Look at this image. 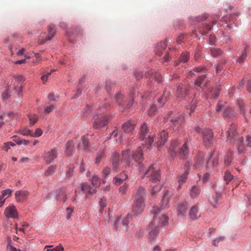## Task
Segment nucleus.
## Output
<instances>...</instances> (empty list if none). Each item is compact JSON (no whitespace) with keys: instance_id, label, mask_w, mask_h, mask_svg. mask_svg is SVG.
I'll return each instance as SVG.
<instances>
[{"instance_id":"f257e3e1","label":"nucleus","mask_w":251,"mask_h":251,"mask_svg":"<svg viewBox=\"0 0 251 251\" xmlns=\"http://www.w3.org/2000/svg\"><path fill=\"white\" fill-rule=\"evenodd\" d=\"M172 197V193L166 191L158 207H153L151 213L153 215V220L149 225V239L150 241H153L157 237L160 228L165 226L168 222V218L163 213L162 210L166 208Z\"/></svg>"},{"instance_id":"f03ea898","label":"nucleus","mask_w":251,"mask_h":251,"mask_svg":"<svg viewBox=\"0 0 251 251\" xmlns=\"http://www.w3.org/2000/svg\"><path fill=\"white\" fill-rule=\"evenodd\" d=\"M153 142L152 137L151 135L149 136L148 138L145 141L146 145L145 146L139 147L136 151L134 152H131L128 150L123 151L121 152V155L123 157L131 156V157H138L145 155H151L147 153L148 151L151 150V144ZM121 153L119 151L115 150L112 152V157H120Z\"/></svg>"},{"instance_id":"7ed1b4c3","label":"nucleus","mask_w":251,"mask_h":251,"mask_svg":"<svg viewBox=\"0 0 251 251\" xmlns=\"http://www.w3.org/2000/svg\"><path fill=\"white\" fill-rule=\"evenodd\" d=\"M145 196V189L142 187H139L136 193L134 203L131 212L132 215H137L143 211L145 208L144 201Z\"/></svg>"},{"instance_id":"20e7f679","label":"nucleus","mask_w":251,"mask_h":251,"mask_svg":"<svg viewBox=\"0 0 251 251\" xmlns=\"http://www.w3.org/2000/svg\"><path fill=\"white\" fill-rule=\"evenodd\" d=\"M146 176L150 177L151 180L156 182L160 180V173L159 170L155 169L152 165L141 176L142 178H144Z\"/></svg>"},{"instance_id":"39448f33","label":"nucleus","mask_w":251,"mask_h":251,"mask_svg":"<svg viewBox=\"0 0 251 251\" xmlns=\"http://www.w3.org/2000/svg\"><path fill=\"white\" fill-rule=\"evenodd\" d=\"M130 158H113L111 161L113 169L117 170L126 166H129Z\"/></svg>"},{"instance_id":"423d86ee","label":"nucleus","mask_w":251,"mask_h":251,"mask_svg":"<svg viewBox=\"0 0 251 251\" xmlns=\"http://www.w3.org/2000/svg\"><path fill=\"white\" fill-rule=\"evenodd\" d=\"M202 140L206 147H209L212 144L214 140L213 134L210 129H205L202 132Z\"/></svg>"},{"instance_id":"0eeeda50","label":"nucleus","mask_w":251,"mask_h":251,"mask_svg":"<svg viewBox=\"0 0 251 251\" xmlns=\"http://www.w3.org/2000/svg\"><path fill=\"white\" fill-rule=\"evenodd\" d=\"M108 122V117L106 115L98 116L95 119L93 126L94 128L98 129L106 126Z\"/></svg>"},{"instance_id":"6e6552de","label":"nucleus","mask_w":251,"mask_h":251,"mask_svg":"<svg viewBox=\"0 0 251 251\" xmlns=\"http://www.w3.org/2000/svg\"><path fill=\"white\" fill-rule=\"evenodd\" d=\"M136 123L133 121H128L125 122L122 126L124 132L129 134L133 133L135 128Z\"/></svg>"},{"instance_id":"1a4fd4ad","label":"nucleus","mask_w":251,"mask_h":251,"mask_svg":"<svg viewBox=\"0 0 251 251\" xmlns=\"http://www.w3.org/2000/svg\"><path fill=\"white\" fill-rule=\"evenodd\" d=\"M4 215L7 218H17L18 212L13 204L9 205L4 210Z\"/></svg>"},{"instance_id":"9d476101","label":"nucleus","mask_w":251,"mask_h":251,"mask_svg":"<svg viewBox=\"0 0 251 251\" xmlns=\"http://www.w3.org/2000/svg\"><path fill=\"white\" fill-rule=\"evenodd\" d=\"M183 121V117L179 116L173 117L170 120L174 130H177Z\"/></svg>"},{"instance_id":"9b49d317","label":"nucleus","mask_w":251,"mask_h":251,"mask_svg":"<svg viewBox=\"0 0 251 251\" xmlns=\"http://www.w3.org/2000/svg\"><path fill=\"white\" fill-rule=\"evenodd\" d=\"M189 91V88L182 85H179L177 89L176 96L177 97H184L187 96Z\"/></svg>"},{"instance_id":"f8f14e48","label":"nucleus","mask_w":251,"mask_h":251,"mask_svg":"<svg viewBox=\"0 0 251 251\" xmlns=\"http://www.w3.org/2000/svg\"><path fill=\"white\" fill-rule=\"evenodd\" d=\"M189 205L187 203L179 204L177 208V214L180 217H183L186 215L187 208Z\"/></svg>"},{"instance_id":"ddd939ff","label":"nucleus","mask_w":251,"mask_h":251,"mask_svg":"<svg viewBox=\"0 0 251 251\" xmlns=\"http://www.w3.org/2000/svg\"><path fill=\"white\" fill-rule=\"evenodd\" d=\"M81 189L85 193L92 194L96 192V188L95 186L82 183L81 184Z\"/></svg>"},{"instance_id":"4468645a","label":"nucleus","mask_w":251,"mask_h":251,"mask_svg":"<svg viewBox=\"0 0 251 251\" xmlns=\"http://www.w3.org/2000/svg\"><path fill=\"white\" fill-rule=\"evenodd\" d=\"M237 134L236 126L232 124L230 126L228 130L226 131L227 138L228 140L231 139Z\"/></svg>"},{"instance_id":"2eb2a0df","label":"nucleus","mask_w":251,"mask_h":251,"mask_svg":"<svg viewBox=\"0 0 251 251\" xmlns=\"http://www.w3.org/2000/svg\"><path fill=\"white\" fill-rule=\"evenodd\" d=\"M178 155L184 156L189 155V143L188 141L185 142L182 145L178 152Z\"/></svg>"},{"instance_id":"dca6fc26","label":"nucleus","mask_w":251,"mask_h":251,"mask_svg":"<svg viewBox=\"0 0 251 251\" xmlns=\"http://www.w3.org/2000/svg\"><path fill=\"white\" fill-rule=\"evenodd\" d=\"M189 217L191 219L194 220L199 217L198 207L196 205L192 206L189 212Z\"/></svg>"},{"instance_id":"f3484780","label":"nucleus","mask_w":251,"mask_h":251,"mask_svg":"<svg viewBox=\"0 0 251 251\" xmlns=\"http://www.w3.org/2000/svg\"><path fill=\"white\" fill-rule=\"evenodd\" d=\"M28 195V192L25 190L18 191L15 193V197L17 201H21L25 199Z\"/></svg>"},{"instance_id":"a211bd4d","label":"nucleus","mask_w":251,"mask_h":251,"mask_svg":"<svg viewBox=\"0 0 251 251\" xmlns=\"http://www.w3.org/2000/svg\"><path fill=\"white\" fill-rule=\"evenodd\" d=\"M167 138L168 133L166 132L164 130H162L159 134V138L157 143L158 148L165 143L167 141Z\"/></svg>"},{"instance_id":"6ab92c4d","label":"nucleus","mask_w":251,"mask_h":251,"mask_svg":"<svg viewBox=\"0 0 251 251\" xmlns=\"http://www.w3.org/2000/svg\"><path fill=\"white\" fill-rule=\"evenodd\" d=\"M167 47V43L166 41H163L158 45L155 50V53L158 56H161L162 54V51Z\"/></svg>"},{"instance_id":"aec40b11","label":"nucleus","mask_w":251,"mask_h":251,"mask_svg":"<svg viewBox=\"0 0 251 251\" xmlns=\"http://www.w3.org/2000/svg\"><path fill=\"white\" fill-rule=\"evenodd\" d=\"M178 145L179 143L177 141L174 140L171 142L168 150L171 155L173 156L176 154V150Z\"/></svg>"},{"instance_id":"412c9836","label":"nucleus","mask_w":251,"mask_h":251,"mask_svg":"<svg viewBox=\"0 0 251 251\" xmlns=\"http://www.w3.org/2000/svg\"><path fill=\"white\" fill-rule=\"evenodd\" d=\"M170 94V92L169 90L165 89L162 97L159 99L158 100V103H160L161 105L164 104V103L168 100Z\"/></svg>"},{"instance_id":"4be33fe9","label":"nucleus","mask_w":251,"mask_h":251,"mask_svg":"<svg viewBox=\"0 0 251 251\" xmlns=\"http://www.w3.org/2000/svg\"><path fill=\"white\" fill-rule=\"evenodd\" d=\"M78 148L79 150H87L89 148V142L87 138L83 137L81 139V142L78 145Z\"/></svg>"},{"instance_id":"5701e85b","label":"nucleus","mask_w":251,"mask_h":251,"mask_svg":"<svg viewBox=\"0 0 251 251\" xmlns=\"http://www.w3.org/2000/svg\"><path fill=\"white\" fill-rule=\"evenodd\" d=\"M11 138L13 139L14 142H16L19 145H27L29 143L28 141L21 139L17 135L12 136Z\"/></svg>"},{"instance_id":"b1692460","label":"nucleus","mask_w":251,"mask_h":251,"mask_svg":"<svg viewBox=\"0 0 251 251\" xmlns=\"http://www.w3.org/2000/svg\"><path fill=\"white\" fill-rule=\"evenodd\" d=\"M225 118H233L235 117V113L234 110L231 108H226L224 112Z\"/></svg>"},{"instance_id":"393cba45","label":"nucleus","mask_w":251,"mask_h":251,"mask_svg":"<svg viewBox=\"0 0 251 251\" xmlns=\"http://www.w3.org/2000/svg\"><path fill=\"white\" fill-rule=\"evenodd\" d=\"M29 121V126H33L38 120L39 116L34 113H29L27 116Z\"/></svg>"},{"instance_id":"a878e982","label":"nucleus","mask_w":251,"mask_h":251,"mask_svg":"<svg viewBox=\"0 0 251 251\" xmlns=\"http://www.w3.org/2000/svg\"><path fill=\"white\" fill-rule=\"evenodd\" d=\"M238 155H242L244 153V152L246 151V148L245 147V144L243 143V139L242 138L240 139L238 141Z\"/></svg>"},{"instance_id":"bb28decb","label":"nucleus","mask_w":251,"mask_h":251,"mask_svg":"<svg viewBox=\"0 0 251 251\" xmlns=\"http://www.w3.org/2000/svg\"><path fill=\"white\" fill-rule=\"evenodd\" d=\"M48 30L49 35L46 37L45 41L51 40L54 36L55 31V25H50L48 26Z\"/></svg>"},{"instance_id":"cd10ccee","label":"nucleus","mask_w":251,"mask_h":251,"mask_svg":"<svg viewBox=\"0 0 251 251\" xmlns=\"http://www.w3.org/2000/svg\"><path fill=\"white\" fill-rule=\"evenodd\" d=\"M74 151V147L73 145V142L69 141L66 144V154L68 156H71L73 154V152Z\"/></svg>"},{"instance_id":"c85d7f7f","label":"nucleus","mask_w":251,"mask_h":251,"mask_svg":"<svg viewBox=\"0 0 251 251\" xmlns=\"http://www.w3.org/2000/svg\"><path fill=\"white\" fill-rule=\"evenodd\" d=\"M148 131V129L147 125L145 124H143L140 127V138L141 139L143 140L144 139Z\"/></svg>"},{"instance_id":"c756f323","label":"nucleus","mask_w":251,"mask_h":251,"mask_svg":"<svg viewBox=\"0 0 251 251\" xmlns=\"http://www.w3.org/2000/svg\"><path fill=\"white\" fill-rule=\"evenodd\" d=\"M220 197V193L216 192L214 196L210 198L209 201L214 207H216L218 204V200Z\"/></svg>"},{"instance_id":"7c9ffc66","label":"nucleus","mask_w":251,"mask_h":251,"mask_svg":"<svg viewBox=\"0 0 251 251\" xmlns=\"http://www.w3.org/2000/svg\"><path fill=\"white\" fill-rule=\"evenodd\" d=\"M200 190L199 188L196 185L193 186L190 191V194L191 197L196 198L200 194Z\"/></svg>"},{"instance_id":"2f4dec72","label":"nucleus","mask_w":251,"mask_h":251,"mask_svg":"<svg viewBox=\"0 0 251 251\" xmlns=\"http://www.w3.org/2000/svg\"><path fill=\"white\" fill-rule=\"evenodd\" d=\"M188 174V170H186L183 174L177 177L178 183L183 184L185 183L187 179Z\"/></svg>"},{"instance_id":"473e14b6","label":"nucleus","mask_w":251,"mask_h":251,"mask_svg":"<svg viewBox=\"0 0 251 251\" xmlns=\"http://www.w3.org/2000/svg\"><path fill=\"white\" fill-rule=\"evenodd\" d=\"M116 86V83L111 80H107L105 83V89L108 92H110Z\"/></svg>"},{"instance_id":"72a5a7b5","label":"nucleus","mask_w":251,"mask_h":251,"mask_svg":"<svg viewBox=\"0 0 251 251\" xmlns=\"http://www.w3.org/2000/svg\"><path fill=\"white\" fill-rule=\"evenodd\" d=\"M48 248L50 249H47L46 251H64V248L61 245L55 247H54L53 246L47 245L44 249H46Z\"/></svg>"},{"instance_id":"f704fd0d","label":"nucleus","mask_w":251,"mask_h":251,"mask_svg":"<svg viewBox=\"0 0 251 251\" xmlns=\"http://www.w3.org/2000/svg\"><path fill=\"white\" fill-rule=\"evenodd\" d=\"M56 199L57 201L62 199L63 201L65 202L68 199V196L66 193L63 189H61L60 194L56 197Z\"/></svg>"},{"instance_id":"c9c22d12","label":"nucleus","mask_w":251,"mask_h":251,"mask_svg":"<svg viewBox=\"0 0 251 251\" xmlns=\"http://www.w3.org/2000/svg\"><path fill=\"white\" fill-rule=\"evenodd\" d=\"M248 47L246 46L244 49V50L242 53V54L239 56L238 59L237 60V62L239 63H242L243 62L247 57V50Z\"/></svg>"},{"instance_id":"e433bc0d","label":"nucleus","mask_w":251,"mask_h":251,"mask_svg":"<svg viewBox=\"0 0 251 251\" xmlns=\"http://www.w3.org/2000/svg\"><path fill=\"white\" fill-rule=\"evenodd\" d=\"M18 133L24 136L30 135L31 136V131L26 127L21 128Z\"/></svg>"},{"instance_id":"4c0bfd02","label":"nucleus","mask_w":251,"mask_h":251,"mask_svg":"<svg viewBox=\"0 0 251 251\" xmlns=\"http://www.w3.org/2000/svg\"><path fill=\"white\" fill-rule=\"evenodd\" d=\"M210 52L213 57H217L222 54V50L219 49L211 48L210 49Z\"/></svg>"},{"instance_id":"58836bf2","label":"nucleus","mask_w":251,"mask_h":251,"mask_svg":"<svg viewBox=\"0 0 251 251\" xmlns=\"http://www.w3.org/2000/svg\"><path fill=\"white\" fill-rule=\"evenodd\" d=\"M189 58V54L187 52L182 53L179 59V62L185 63L187 62Z\"/></svg>"},{"instance_id":"ea45409f","label":"nucleus","mask_w":251,"mask_h":251,"mask_svg":"<svg viewBox=\"0 0 251 251\" xmlns=\"http://www.w3.org/2000/svg\"><path fill=\"white\" fill-rule=\"evenodd\" d=\"M224 236H220L219 237L216 238L213 240L212 245L215 247H217L220 242L224 241Z\"/></svg>"},{"instance_id":"a19ab883","label":"nucleus","mask_w":251,"mask_h":251,"mask_svg":"<svg viewBox=\"0 0 251 251\" xmlns=\"http://www.w3.org/2000/svg\"><path fill=\"white\" fill-rule=\"evenodd\" d=\"M226 63V60L225 59H222L221 62L218 64L216 67V73L217 74H219L220 72L222 71L224 65Z\"/></svg>"},{"instance_id":"79ce46f5","label":"nucleus","mask_w":251,"mask_h":251,"mask_svg":"<svg viewBox=\"0 0 251 251\" xmlns=\"http://www.w3.org/2000/svg\"><path fill=\"white\" fill-rule=\"evenodd\" d=\"M15 146V144L12 142H8L6 143H4L2 146V149L4 151H7L10 148V147H13Z\"/></svg>"},{"instance_id":"37998d69","label":"nucleus","mask_w":251,"mask_h":251,"mask_svg":"<svg viewBox=\"0 0 251 251\" xmlns=\"http://www.w3.org/2000/svg\"><path fill=\"white\" fill-rule=\"evenodd\" d=\"M206 75H200L197 79L195 85L198 87H201L202 82L204 80Z\"/></svg>"},{"instance_id":"c03bdc74","label":"nucleus","mask_w":251,"mask_h":251,"mask_svg":"<svg viewBox=\"0 0 251 251\" xmlns=\"http://www.w3.org/2000/svg\"><path fill=\"white\" fill-rule=\"evenodd\" d=\"M56 168L55 166H50V167L48 170L45 172V175L46 176H51L54 174Z\"/></svg>"},{"instance_id":"a18cd8bd","label":"nucleus","mask_w":251,"mask_h":251,"mask_svg":"<svg viewBox=\"0 0 251 251\" xmlns=\"http://www.w3.org/2000/svg\"><path fill=\"white\" fill-rule=\"evenodd\" d=\"M111 172V170L109 168L105 167L104 168L102 171L103 176L104 177V179L102 180L103 183H105L106 180H105V178L109 174H110Z\"/></svg>"},{"instance_id":"49530a36","label":"nucleus","mask_w":251,"mask_h":251,"mask_svg":"<svg viewBox=\"0 0 251 251\" xmlns=\"http://www.w3.org/2000/svg\"><path fill=\"white\" fill-rule=\"evenodd\" d=\"M42 134H43L42 130L41 128H38L35 130V132L34 133H31V137H38L41 136L42 135Z\"/></svg>"},{"instance_id":"de8ad7c7","label":"nucleus","mask_w":251,"mask_h":251,"mask_svg":"<svg viewBox=\"0 0 251 251\" xmlns=\"http://www.w3.org/2000/svg\"><path fill=\"white\" fill-rule=\"evenodd\" d=\"M12 193V190L10 189H7L5 190H3L1 192V195L5 198H6V199L8 197H9Z\"/></svg>"},{"instance_id":"09e8293b","label":"nucleus","mask_w":251,"mask_h":251,"mask_svg":"<svg viewBox=\"0 0 251 251\" xmlns=\"http://www.w3.org/2000/svg\"><path fill=\"white\" fill-rule=\"evenodd\" d=\"M73 211H74V208L72 206H69L66 208V217L68 219L70 218V217L71 216V214L73 213Z\"/></svg>"},{"instance_id":"8fccbe9b","label":"nucleus","mask_w":251,"mask_h":251,"mask_svg":"<svg viewBox=\"0 0 251 251\" xmlns=\"http://www.w3.org/2000/svg\"><path fill=\"white\" fill-rule=\"evenodd\" d=\"M233 178V176L231 175L229 171H226L225 174V180L228 183Z\"/></svg>"},{"instance_id":"3c124183","label":"nucleus","mask_w":251,"mask_h":251,"mask_svg":"<svg viewBox=\"0 0 251 251\" xmlns=\"http://www.w3.org/2000/svg\"><path fill=\"white\" fill-rule=\"evenodd\" d=\"M99 179H100V178L98 176H93L91 180L92 185L96 186V188L98 182L99 180Z\"/></svg>"},{"instance_id":"603ef678","label":"nucleus","mask_w":251,"mask_h":251,"mask_svg":"<svg viewBox=\"0 0 251 251\" xmlns=\"http://www.w3.org/2000/svg\"><path fill=\"white\" fill-rule=\"evenodd\" d=\"M218 160L217 158H208V160L207 161L208 165L210 166L209 164L211 163H212L213 165L214 166H216L218 164Z\"/></svg>"},{"instance_id":"864d4df0","label":"nucleus","mask_w":251,"mask_h":251,"mask_svg":"<svg viewBox=\"0 0 251 251\" xmlns=\"http://www.w3.org/2000/svg\"><path fill=\"white\" fill-rule=\"evenodd\" d=\"M160 190V187L159 186L153 187L150 190V193L152 196H153L155 195L157 192L159 191Z\"/></svg>"},{"instance_id":"5fc2aeb1","label":"nucleus","mask_w":251,"mask_h":251,"mask_svg":"<svg viewBox=\"0 0 251 251\" xmlns=\"http://www.w3.org/2000/svg\"><path fill=\"white\" fill-rule=\"evenodd\" d=\"M220 88L219 87H217L216 89L212 92V98H216L220 95Z\"/></svg>"},{"instance_id":"6e6d98bb","label":"nucleus","mask_w":251,"mask_h":251,"mask_svg":"<svg viewBox=\"0 0 251 251\" xmlns=\"http://www.w3.org/2000/svg\"><path fill=\"white\" fill-rule=\"evenodd\" d=\"M245 144L247 147H251V131L247 136Z\"/></svg>"},{"instance_id":"4d7b16f0","label":"nucleus","mask_w":251,"mask_h":251,"mask_svg":"<svg viewBox=\"0 0 251 251\" xmlns=\"http://www.w3.org/2000/svg\"><path fill=\"white\" fill-rule=\"evenodd\" d=\"M48 154L49 157H56L58 155L57 150L53 149L48 152Z\"/></svg>"},{"instance_id":"13d9d810","label":"nucleus","mask_w":251,"mask_h":251,"mask_svg":"<svg viewBox=\"0 0 251 251\" xmlns=\"http://www.w3.org/2000/svg\"><path fill=\"white\" fill-rule=\"evenodd\" d=\"M128 185L126 183H125L122 186H121L119 188V192L122 194H124L126 193V191L127 189Z\"/></svg>"},{"instance_id":"bf43d9fd","label":"nucleus","mask_w":251,"mask_h":251,"mask_svg":"<svg viewBox=\"0 0 251 251\" xmlns=\"http://www.w3.org/2000/svg\"><path fill=\"white\" fill-rule=\"evenodd\" d=\"M157 108L155 105H152L148 110V114L150 116H152L156 111Z\"/></svg>"},{"instance_id":"052dcab7","label":"nucleus","mask_w":251,"mask_h":251,"mask_svg":"<svg viewBox=\"0 0 251 251\" xmlns=\"http://www.w3.org/2000/svg\"><path fill=\"white\" fill-rule=\"evenodd\" d=\"M124 180L117 175L114 178V183L116 185H119L123 182Z\"/></svg>"},{"instance_id":"680f3d73","label":"nucleus","mask_w":251,"mask_h":251,"mask_svg":"<svg viewBox=\"0 0 251 251\" xmlns=\"http://www.w3.org/2000/svg\"><path fill=\"white\" fill-rule=\"evenodd\" d=\"M153 77L158 83H160L162 81V76L160 73L155 72L153 75Z\"/></svg>"},{"instance_id":"e2e57ef3","label":"nucleus","mask_w":251,"mask_h":251,"mask_svg":"<svg viewBox=\"0 0 251 251\" xmlns=\"http://www.w3.org/2000/svg\"><path fill=\"white\" fill-rule=\"evenodd\" d=\"M131 215L128 214L126 217L122 222L123 226L126 228L129 223V220Z\"/></svg>"},{"instance_id":"0e129e2a","label":"nucleus","mask_w":251,"mask_h":251,"mask_svg":"<svg viewBox=\"0 0 251 251\" xmlns=\"http://www.w3.org/2000/svg\"><path fill=\"white\" fill-rule=\"evenodd\" d=\"M51 75V72L45 73L43 74L41 77V80L44 82H46L48 79V77Z\"/></svg>"},{"instance_id":"69168bd1","label":"nucleus","mask_w":251,"mask_h":251,"mask_svg":"<svg viewBox=\"0 0 251 251\" xmlns=\"http://www.w3.org/2000/svg\"><path fill=\"white\" fill-rule=\"evenodd\" d=\"M121 219L120 216H118L115 220L114 226V230H117L118 228V225L119 224L120 220Z\"/></svg>"},{"instance_id":"338daca9","label":"nucleus","mask_w":251,"mask_h":251,"mask_svg":"<svg viewBox=\"0 0 251 251\" xmlns=\"http://www.w3.org/2000/svg\"><path fill=\"white\" fill-rule=\"evenodd\" d=\"M123 99V95L121 93H117L115 96V99L116 101L119 103H121V100Z\"/></svg>"},{"instance_id":"774afa93","label":"nucleus","mask_w":251,"mask_h":251,"mask_svg":"<svg viewBox=\"0 0 251 251\" xmlns=\"http://www.w3.org/2000/svg\"><path fill=\"white\" fill-rule=\"evenodd\" d=\"M73 169L71 168H69L66 172V177H71L73 175Z\"/></svg>"}]
</instances>
